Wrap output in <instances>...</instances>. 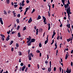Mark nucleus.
<instances>
[{"label": "nucleus", "mask_w": 73, "mask_h": 73, "mask_svg": "<svg viewBox=\"0 0 73 73\" xmlns=\"http://www.w3.org/2000/svg\"><path fill=\"white\" fill-rule=\"evenodd\" d=\"M32 39V38L31 37V36H29V38H27V39L28 40L27 41V45L28 46H30L31 45V43L29 42H30V41H31V40Z\"/></svg>", "instance_id": "nucleus-1"}, {"label": "nucleus", "mask_w": 73, "mask_h": 73, "mask_svg": "<svg viewBox=\"0 0 73 73\" xmlns=\"http://www.w3.org/2000/svg\"><path fill=\"white\" fill-rule=\"evenodd\" d=\"M64 7L65 8H66V9H68L69 8H70V6H69V4H65L64 5Z\"/></svg>", "instance_id": "nucleus-2"}, {"label": "nucleus", "mask_w": 73, "mask_h": 73, "mask_svg": "<svg viewBox=\"0 0 73 73\" xmlns=\"http://www.w3.org/2000/svg\"><path fill=\"white\" fill-rule=\"evenodd\" d=\"M67 11H69V12H68L69 15H70V14H72V13L70 12V7L68 8V9H66L67 13Z\"/></svg>", "instance_id": "nucleus-3"}, {"label": "nucleus", "mask_w": 73, "mask_h": 73, "mask_svg": "<svg viewBox=\"0 0 73 73\" xmlns=\"http://www.w3.org/2000/svg\"><path fill=\"white\" fill-rule=\"evenodd\" d=\"M66 73H71V68L69 70L68 69V68H67V70L66 71Z\"/></svg>", "instance_id": "nucleus-4"}, {"label": "nucleus", "mask_w": 73, "mask_h": 73, "mask_svg": "<svg viewBox=\"0 0 73 73\" xmlns=\"http://www.w3.org/2000/svg\"><path fill=\"white\" fill-rule=\"evenodd\" d=\"M31 56L32 57H33V55L32 53H31L30 54H29L28 57H31Z\"/></svg>", "instance_id": "nucleus-5"}, {"label": "nucleus", "mask_w": 73, "mask_h": 73, "mask_svg": "<svg viewBox=\"0 0 73 73\" xmlns=\"http://www.w3.org/2000/svg\"><path fill=\"white\" fill-rule=\"evenodd\" d=\"M0 22H1V24H2V25H3V21L2 18H0Z\"/></svg>", "instance_id": "nucleus-6"}, {"label": "nucleus", "mask_w": 73, "mask_h": 73, "mask_svg": "<svg viewBox=\"0 0 73 73\" xmlns=\"http://www.w3.org/2000/svg\"><path fill=\"white\" fill-rule=\"evenodd\" d=\"M26 68V66H23L22 68V71H24V69H25Z\"/></svg>", "instance_id": "nucleus-7"}, {"label": "nucleus", "mask_w": 73, "mask_h": 73, "mask_svg": "<svg viewBox=\"0 0 73 73\" xmlns=\"http://www.w3.org/2000/svg\"><path fill=\"white\" fill-rule=\"evenodd\" d=\"M69 11H67V13L68 14V19L69 20H70V19H69V17H70V14H69Z\"/></svg>", "instance_id": "nucleus-8"}, {"label": "nucleus", "mask_w": 73, "mask_h": 73, "mask_svg": "<svg viewBox=\"0 0 73 73\" xmlns=\"http://www.w3.org/2000/svg\"><path fill=\"white\" fill-rule=\"evenodd\" d=\"M47 25H48V30H50V23H49V24H47Z\"/></svg>", "instance_id": "nucleus-9"}, {"label": "nucleus", "mask_w": 73, "mask_h": 73, "mask_svg": "<svg viewBox=\"0 0 73 73\" xmlns=\"http://www.w3.org/2000/svg\"><path fill=\"white\" fill-rule=\"evenodd\" d=\"M41 17L40 15H38V18L36 19V20H38L41 19Z\"/></svg>", "instance_id": "nucleus-10"}, {"label": "nucleus", "mask_w": 73, "mask_h": 73, "mask_svg": "<svg viewBox=\"0 0 73 73\" xmlns=\"http://www.w3.org/2000/svg\"><path fill=\"white\" fill-rule=\"evenodd\" d=\"M16 21L18 24H19L20 23V21H19V19H16Z\"/></svg>", "instance_id": "nucleus-11"}, {"label": "nucleus", "mask_w": 73, "mask_h": 73, "mask_svg": "<svg viewBox=\"0 0 73 73\" xmlns=\"http://www.w3.org/2000/svg\"><path fill=\"white\" fill-rule=\"evenodd\" d=\"M31 41H32V42H35L36 39H35L33 38L31 39Z\"/></svg>", "instance_id": "nucleus-12"}, {"label": "nucleus", "mask_w": 73, "mask_h": 73, "mask_svg": "<svg viewBox=\"0 0 73 73\" xmlns=\"http://www.w3.org/2000/svg\"><path fill=\"white\" fill-rule=\"evenodd\" d=\"M68 54H66V56L65 57V60H67V59L68 58Z\"/></svg>", "instance_id": "nucleus-13"}, {"label": "nucleus", "mask_w": 73, "mask_h": 73, "mask_svg": "<svg viewBox=\"0 0 73 73\" xmlns=\"http://www.w3.org/2000/svg\"><path fill=\"white\" fill-rule=\"evenodd\" d=\"M38 29H37L36 30V35H38Z\"/></svg>", "instance_id": "nucleus-14"}, {"label": "nucleus", "mask_w": 73, "mask_h": 73, "mask_svg": "<svg viewBox=\"0 0 73 73\" xmlns=\"http://www.w3.org/2000/svg\"><path fill=\"white\" fill-rule=\"evenodd\" d=\"M65 0H62V3L63 4V5H65Z\"/></svg>", "instance_id": "nucleus-15"}, {"label": "nucleus", "mask_w": 73, "mask_h": 73, "mask_svg": "<svg viewBox=\"0 0 73 73\" xmlns=\"http://www.w3.org/2000/svg\"><path fill=\"white\" fill-rule=\"evenodd\" d=\"M18 53H19V56H21V55H22V53H21V52L19 51L18 52Z\"/></svg>", "instance_id": "nucleus-16"}, {"label": "nucleus", "mask_w": 73, "mask_h": 73, "mask_svg": "<svg viewBox=\"0 0 73 73\" xmlns=\"http://www.w3.org/2000/svg\"><path fill=\"white\" fill-rule=\"evenodd\" d=\"M70 24H69V25L67 24L66 25V27H68V28L70 29Z\"/></svg>", "instance_id": "nucleus-17"}, {"label": "nucleus", "mask_w": 73, "mask_h": 73, "mask_svg": "<svg viewBox=\"0 0 73 73\" xmlns=\"http://www.w3.org/2000/svg\"><path fill=\"white\" fill-rule=\"evenodd\" d=\"M6 2L7 4H9V3H10V0H7Z\"/></svg>", "instance_id": "nucleus-18"}, {"label": "nucleus", "mask_w": 73, "mask_h": 73, "mask_svg": "<svg viewBox=\"0 0 73 73\" xmlns=\"http://www.w3.org/2000/svg\"><path fill=\"white\" fill-rule=\"evenodd\" d=\"M13 41L11 40V42L9 44V45H12V44H13Z\"/></svg>", "instance_id": "nucleus-19"}, {"label": "nucleus", "mask_w": 73, "mask_h": 73, "mask_svg": "<svg viewBox=\"0 0 73 73\" xmlns=\"http://www.w3.org/2000/svg\"><path fill=\"white\" fill-rule=\"evenodd\" d=\"M18 37H21V35H20V33H18Z\"/></svg>", "instance_id": "nucleus-20"}, {"label": "nucleus", "mask_w": 73, "mask_h": 73, "mask_svg": "<svg viewBox=\"0 0 73 73\" xmlns=\"http://www.w3.org/2000/svg\"><path fill=\"white\" fill-rule=\"evenodd\" d=\"M48 72H50L51 71V68H48Z\"/></svg>", "instance_id": "nucleus-21"}, {"label": "nucleus", "mask_w": 73, "mask_h": 73, "mask_svg": "<svg viewBox=\"0 0 73 73\" xmlns=\"http://www.w3.org/2000/svg\"><path fill=\"white\" fill-rule=\"evenodd\" d=\"M39 46L40 47V48H41V46H42V44L41 43H39Z\"/></svg>", "instance_id": "nucleus-22"}, {"label": "nucleus", "mask_w": 73, "mask_h": 73, "mask_svg": "<svg viewBox=\"0 0 73 73\" xmlns=\"http://www.w3.org/2000/svg\"><path fill=\"white\" fill-rule=\"evenodd\" d=\"M26 27V26H25V27H23V31H25V30H26V29H27V27Z\"/></svg>", "instance_id": "nucleus-23"}, {"label": "nucleus", "mask_w": 73, "mask_h": 73, "mask_svg": "<svg viewBox=\"0 0 73 73\" xmlns=\"http://www.w3.org/2000/svg\"><path fill=\"white\" fill-rule=\"evenodd\" d=\"M0 36H1V37H4V38H5V36H4V35L1 34L0 35Z\"/></svg>", "instance_id": "nucleus-24"}, {"label": "nucleus", "mask_w": 73, "mask_h": 73, "mask_svg": "<svg viewBox=\"0 0 73 73\" xmlns=\"http://www.w3.org/2000/svg\"><path fill=\"white\" fill-rule=\"evenodd\" d=\"M48 40H46L45 42H44V44H46L47 43H48Z\"/></svg>", "instance_id": "nucleus-25"}, {"label": "nucleus", "mask_w": 73, "mask_h": 73, "mask_svg": "<svg viewBox=\"0 0 73 73\" xmlns=\"http://www.w3.org/2000/svg\"><path fill=\"white\" fill-rule=\"evenodd\" d=\"M28 9H29V8H28V7L26 8L25 12H27V11H28Z\"/></svg>", "instance_id": "nucleus-26"}, {"label": "nucleus", "mask_w": 73, "mask_h": 73, "mask_svg": "<svg viewBox=\"0 0 73 73\" xmlns=\"http://www.w3.org/2000/svg\"><path fill=\"white\" fill-rule=\"evenodd\" d=\"M62 70V68H61V67H60L59 68V70L60 71V72H61V70Z\"/></svg>", "instance_id": "nucleus-27"}, {"label": "nucleus", "mask_w": 73, "mask_h": 73, "mask_svg": "<svg viewBox=\"0 0 73 73\" xmlns=\"http://www.w3.org/2000/svg\"><path fill=\"white\" fill-rule=\"evenodd\" d=\"M67 42H69L70 41V38L67 39Z\"/></svg>", "instance_id": "nucleus-28"}, {"label": "nucleus", "mask_w": 73, "mask_h": 73, "mask_svg": "<svg viewBox=\"0 0 73 73\" xmlns=\"http://www.w3.org/2000/svg\"><path fill=\"white\" fill-rule=\"evenodd\" d=\"M9 39H10L9 38L7 37L6 40L7 41H8V40H9Z\"/></svg>", "instance_id": "nucleus-29"}, {"label": "nucleus", "mask_w": 73, "mask_h": 73, "mask_svg": "<svg viewBox=\"0 0 73 73\" xmlns=\"http://www.w3.org/2000/svg\"><path fill=\"white\" fill-rule=\"evenodd\" d=\"M4 14H5V15H7V11H5V10H4Z\"/></svg>", "instance_id": "nucleus-30"}, {"label": "nucleus", "mask_w": 73, "mask_h": 73, "mask_svg": "<svg viewBox=\"0 0 73 73\" xmlns=\"http://www.w3.org/2000/svg\"><path fill=\"white\" fill-rule=\"evenodd\" d=\"M19 28H20V25H19L17 26V30H19Z\"/></svg>", "instance_id": "nucleus-31"}, {"label": "nucleus", "mask_w": 73, "mask_h": 73, "mask_svg": "<svg viewBox=\"0 0 73 73\" xmlns=\"http://www.w3.org/2000/svg\"><path fill=\"white\" fill-rule=\"evenodd\" d=\"M45 64H48V60H46L45 61Z\"/></svg>", "instance_id": "nucleus-32"}, {"label": "nucleus", "mask_w": 73, "mask_h": 73, "mask_svg": "<svg viewBox=\"0 0 73 73\" xmlns=\"http://www.w3.org/2000/svg\"><path fill=\"white\" fill-rule=\"evenodd\" d=\"M56 34V33H55V31H54V30H53V35H55Z\"/></svg>", "instance_id": "nucleus-33"}, {"label": "nucleus", "mask_w": 73, "mask_h": 73, "mask_svg": "<svg viewBox=\"0 0 73 73\" xmlns=\"http://www.w3.org/2000/svg\"><path fill=\"white\" fill-rule=\"evenodd\" d=\"M56 43L55 44V47H57V43L56 42V41H55Z\"/></svg>", "instance_id": "nucleus-34"}, {"label": "nucleus", "mask_w": 73, "mask_h": 73, "mask_svg": "<svg viewBox=\"0 0 73 73\" xmlns=\"http://www.w3.org/2000/svg\"><path fill=\"white\" fill-rule=\"evenodd\" d=\"M17 6H18L17 5H14V8H16V7H17Z\"/></svg>", "instance_id": "nucleus-35"}, {"label": "nucleus", "mask_w": 73, "mask_h": 73, "mask_svg": "<svg viewBox=\"0 0 73 73\" xmlns=\"http://www.w3.org/2000/svg\"><path fill=\"white\" fill-rule=\"evenodd\" d=\"M21 66H23V65H24V64L22 62L21 63V64H20Z\"/></svg>", "instance_id": "nucleus-36"}, {"label": "nucleus", "mask_w": 73, "mask_h": 73, "mask_svg": "<svg viewBox=\"0 0 73 73\" xmlns=\"http://www.w3.org/2000/svg\"><path fill=\"white\" fill-rule=\"evenodd\" d=\"M67 4H70V2H69V0H68L67 1Z\"/></svg>", "instance_id": "nucleus-37"}, {"label": "nucleus", "mask_w": 73, "mask_h": 73, "mask_svg": "<svg viewBox=\"0 0 73 73\" xmlns=\"http://www.w3.org/2000/svg\"><path fill=\"white\" fill-rule=\"evenodd\" d=\"M22 8H23V7L22 6H20L19 7V9H20V10H21L22 9Z\"/></svg>", "instance_id": "nucleus-38"}, {"label": "nucleus", "mask_w": 73, "mask_h": 73, "mask_svg": "<svg viewBox=\"0 0 73 73\" xmlns=\"http://www.w3.org/2000/svg\"><path fill=\"white\" fill-rule=\"evenodd\" d=\"M14 50V48L13 47L11 49V52H13Z\"/></svg>", "instance_id": "nucleus-39"}, {"label": "nucleus", "mask_w": 73, "mask_h": 73, "mask_svg": "<svg viewBox=\"0 0 73 73\" xmlns=\"http://www.w3.org/2000/svg\"><path fill=\"white\" fill-rule=\"evenodd\" d=\"M36 53H40V51L39 50H37V51H36Z\"/></svg>", "instance_id": "nucleus-40"}, {"label": "nucleus", "mask_w": 73, "mask_h": 73, "mask_svg": "<svg viewBox=\"0 0 73 73\" xmlns=\"http://www.w3.org/2000/svg\"><path fill=\"white\" fill-rule=\"evenodd\" d=\"M10 32H11V31L9 30V31H8L7 33L8 35H9L10 33Z\"/></svg>", "instance_id": "nucleus-41"}, {"label": "nucleus", "mask_w": 73, "mask_h": 73, "mask_svg": "<svg viewBox=\"0 0 73 73\" xmlns=\"http://www.w3.org/2000/svg\"><path fill=\"white\" fill-rule=\"evenodd\" d=\"M27 52H28V54H29V53H30V52H31V50H29Z\"/></svg>", "instance_id": "nucleus-42"}, {"label": "nucleus", "mask_w": 73, "mask_h": 73, "mask_svg": "<svg viewBox=\"0 0 73 73\" xmlns=\"http://www.w3.org/2000/svg\"><path fill=\"white\" fill-rule=\"evenodd\" d=\"M28 70V68H25V72H27V70Z\"/></svg>", "instance_id": "nucleus-43"}, {"label": "nucleus", "mask_w": 73, "mask_h": 73, "mask_svg": "<svg viewBox=\"0 0 73 73\" xmlns=\"http://www.w3.org/2000/svg\"><path fill=\"white\" fill-rule=\"evenodd\" d=\"M52 43L51 44V45H52V44H53V43H54V39H53L52 40Z\"/></svg>", "instance_id": "nucleus-44"}, {"label": "nucleus", "mask_w": 73, "mask_h": 73, "mask_svg": "<svg viewBox=\"0 0 73 73\" xmlns=\"http://www.w3.org/2000/svg\"><path fill=\"white\" fill-rule=\"evenodd\" d=\"M26 2L27 4H28V3H29V1L28 0H27L26 1Z\"/></svg>", "instance_id": "nucleus-45"}, {"label": "nucleus", "mask_w": 73, "mask_h": 73, "mask_svg": "<svg viewBox=\"0 0 73 73\" xmlns=\"http://www.w3.org/2000/svg\"><path fill=\"white\" fill-rule=\"evenodd\" d=\"M20 17V14H18L17 15V17L19 18Z\"/></svg>", "instance_id": "nucleus-46"}, {"label": "nucleus", "mask_w": 73, "mask_h": 73, "mask_svg": "<svg viewBox=\"0 0 73 73\" xmlns=\"http://www.w3.org/2000/svg\"><path fill=\"white\" fill-rule=\"evenodd\" d=\"M49 55H47V60H48V59H49Z\"/></svg>", "instance_id": "nucleus-47"}, {"label": "nucleus", "mask_w": 73, "mask_h": 73, "mask_svg": "<svg viewBox=\"0 0 73 73\" xmlns=\"http://www.w3.org/2000/svg\"><path fill=\"white\" fill-rule=\"evenodd\" d=\"M54 71H56V67H54Z\"/></svg>", "instance_id": "nucleus-48"}, {"label": "nucleus", "mask_w": 73, "mask_h": 73, "mask_svg": "<svg viewBox=\"0 0 73 73\" xmlns=\"http://www.w3.org/2000/svg\"><path fill=\"white\" fill-rule=\"evenodd\" d=\"M16 47H19V44H18V43H16Z\"/></svg>", "instance_id": "nucleus-49"}, {"label": "nucleus", "mask_w": 73, "mask_h": 73, "mask_svg": "<svg viewBox=\"0 0 73 73\" xmlns=\"http://www.w3.org/2000/svg\"><path fill=\"white\" fill-rule=\"evenodd\" d=\"M29 59L30 60H32V58L31 57H29Z\"/></svg>", "instance_id": "nucleus-50"}, {"label": "nucleus", "mask_w": 73, "mask_h": 73, "mask_svg": "<svg viewBox=\"0 0 73 73\" xmlns=\"http://www.w3.org/2000/svg\"><path fill=\"white\" fill-rule=\"evenodd\" d=\"M17 26V25H16V23L14 25V27L15 28Z\"/></svg>", "instance_id": "nucleus-51"}, {"label": "nucleus", "mask_w": 73, "mask_h": 73, "mask_svg": "<svg viewBox=\"0 0 73 73\" xmlns=\"http://www.w3.org/2000/svg\"><path fill=\"white\" fill-rule=\"evenodd\" d=\"M62 43H61L60 44V48H61V47L62 46Z\"/></svg>", "instance_id": "nucleus-52"}, {"label": "nucleus", "mask_w": 73, "mask_h": 73, "mask_svg": "<svg viewBox=\"0 0 73 73\" xmlns=\"http://www.w3.org/2000/svg\"><path fill=\"white\" fill-rule=\"evenodd\" d=\"M29 20L30 21H31L32 22V18H30L29 19Z\"/></svg>", "instance_id": "nucleus-53"}, {"label": "nucleus", "mask_w": 73, "mask_h": 73, "mask_svg": "<svg viewBox=\"0 0 73 73\" xmlns=\"http://www.w3.org/2000/svg\"><path fill=\"white\" fill-rule=\"evenodd\" d=\"M60 24L61 25H60V27H62V23H60Z\"/></svg>", "instance_id": "nucleus-54"}, {"label": "nucleus", "mask_w": 73, "mask_h": 73, "mask_svg": "<svg viewBox=\"0 0 73 73\" xmlns=\"http://www.w3.org/2000/svg\"><path fill=\"white\" fill-rule=\"evenodd\" d=\"M21 58H20L19 60V62H21Z\"/></svg>", "instance_id": "nucleus-55"}, {"label": "nucleus", "mask_w": 73, "mask_h": 73, "mask_svg": "<svg viewBox=\"0 0 73 73\" xmlns=\"http://www.w3.org/2000/svg\"><path fill=\"white\" fill-rule=\"evenodd\" d=\"M42 54H41V53L40 52L39 54V56L40 57H41V55Z\"/></svg>", "instance_id": "nucleus-56"}, {"label": "nucleus", "mask_w": 73, "mask_h": 73, "mask_svg": "<svg viewBox=\"0 0 73 73\" xmlns=\"http://www.w3.org/2000/svg\"><path fill=\"white\" fill-rule=\"evenodd\" d=\"M24 2H25V1L24 0H23L22 1V4H23L24 3Z\"/></svg>", "instance_id": "nucleus-57"}, {"label": "nucleus", "mask_w": 73, "mask_h": 73, "mask_svg": "<svg viewBox=\"0 0 73 73\" xmlns=\"http://www.w3.org/2000/svg\"><path fill=\"white\" fill-rule=\"evenodd\" d=\"M35 9H33L32 12H32H35Z\"/></svg>", "instance_id": "nucleus-58"}, {"label": "nucleus", "mask_w": 73, "mask_h": 73, "mask_svg": "<svg viewBox=\"0 0 73 73\" xmlns=\"http://www.w3.org/2000/svg\"><path fill=\"white\" fill-rule=\"evenodd\" d=\"M28 67H29V68H30V67H31V64H29L28 65Z\"/></svg>", "instance_id": "nucleus-59"}, {"label": "nucleus", "mask_w": 73, "mask_h": 73, "mask_svg": "<svg viewBox=\"0 0 73 73\" xmlns=\"http://www.w3.org/2000/svg\"><path fill=\"white\" fill-rule=\"evenodd\" d=\"M1 39H2V40H3V41H4V40H5V39H4V38L2 37L1 38Z\"/></svg>", "instance_id": "nucleus-60"}, {"label": "nucleus", "mask_w": 73, "mask_h": 73, "mask_svg": "<svg viewBox=\"0 0 73 73\" xmlns=\"http://www.w3.org/2000/svg\"><path fill=\"white\" fill-rule=\"evenodd\" d=\"M60 38V36H58L57 37V40H58V39Z\"/></svg>", "instance_id": "nucleus-61"}, {"label": "nucleus", "mask_w": 73, "mask_h": 73, "mask_svg": "<svg viewBox=\"0 0 73 73\" xmlns=\"http://www.w3.org/2000/svg\"><path fill=\"white\" fill-rule=\"evenodd\" d=\"M45 19H46L45 17H44L43 16V19L44 20Z\"/></svg>", "instance_id": "nucleus-62"}, {"label": "nucleus", "mask_w": 73, "mask_h": 73, "mask_svg": "<svg viewBox=\"0 0 73 73\" xmlns=\"http://www.w3.org/2000/svg\"><path fill=\"white\" fill-rule=\"evenodd\" d=\"M71 65L72 66H73V62H71Z\"/></svg>", "instance_id": "nucleus-63"}, {"label": "nucleus", "mask_w": 73, "mask_h": 73, "mask_svg": "<svg viewBox=\"0 0 73 73\" xmlns=\"http://www.w3.org/2000/svg\"><path fill=\"white\" fill-rule=\"evenodd\" d=\"M19 5L20 6H22V3L21 2H20L19 3Z\"/></svg>", "instance_id": "nucleus-64"}]
</instances>
